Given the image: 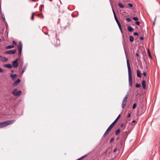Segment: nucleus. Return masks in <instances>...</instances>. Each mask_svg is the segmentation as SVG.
Segmentation results:
<instances>
[{
	"mask_svg": "<svg viewBox=\"0 0 160 160\" xmlns=\"http://www.w3.org/2000/svg\"><path fill=\"white\" fill-rule=\"evenodd\" d=\"M142 85L143 89H145L146 87V82L145 80L142 81Z\"/></svg>",
	"mask_w": 160,
	"mask_h": 160,
	"instance_id": "13",
	"label": "nucleus"
},
{
	"mask_svg": "<svg viewBox=\"0 0 160 160\" xmlns=\"http://www.w3.org/2000/svg\"><path fill=\"white\" fill-rule=\"evenodd\" d=\"M4 71V70L3 69L1 68H0V72H2Z\"/></svg>",
	"mask_w": 160,
	"mask_h": 160,
	"instance_id": "34",
	"label": "nucleus"
},
{
	"mask_svg": "<svg viewBox=\"0 0 160 160\" xmlns=\"http://www.w3.org/2000/svg\"><path fill=\"white\" fill-rule=\"evenodd\" d=\"M128 97V94H127L126 95L125 97L124 98V99H123L122 103V108H124L125 107V105L127 103V99Z\"/></svg>",
	"mask_w": 160,
	"mask_h": 160,
	"instance_id": "3",
	"label": "nucleus"
},
{
	"mask_svg": "<svg viewBox=\"0 0 160 160\" xmlns=\"http://www.w3.org/2000/svg\"><path fill=\"white\" fill-rule=\"evenodd\" d=\"M127 63L128 68V81L129 85L131 87L132 85V72L131 67L129 63V61L128 59H127Z\"/></svg>",
	"mask_w": 160,
	"mask_h": 160,
	"instance_id": "1",
	"label": "nucleus"
},
{
	"mask_svg": "<svg viewBox=\"0 0 160 160\" xmlns=\"http://www.w3.org/2000/svg\"><path fill=\"white\" fill-rule=\"evenodd\" d=\"M115 20H116V22H117V24H118L119 23H120V22H119V21H118V19H116Z\"/></svg>",
	"mask_w": 160,
	"mask_h": 160,
	"instance_id": "37",
	"label": "nucleus"
},
{
	"mask_svg": "<svg viewBox=\"0 0 160 160\" xmlns=\"http://www.w3.org/2000/svg\"><path fill=\"white\" fill-rule=\"evenodd\" d=\"M120 129H118L116 131L115 133L116 135H118L120 132Z\"/></svg>",
	"mask_w": 160,
	"mask_h": 160,
	"instance_id": "20",
	"label": "nucleus"
},
{
	"mask_svg": "<svg viewBox=\"0 0 160 160\" xmlns=\"http://www.w3.org/2000/svg\"><path fill=\"white\" fill-rule=\"evenodd\" d=\"M0 60H2V61L4 62H6L8 61V59L7 58L5 57L3 58L2 57V58H1Z\"/></svg>",
	"mask_w": 160,
	"mask_h": 160,
	"instance_id": "16",
	"label": "nucleus"
},
{
	"mask_svg": "<svg viewBox=\"0 0 160 160\" xmlns=\"http://www.w3.org/2000/svg\"><path fill=\"white\" fill-rule=\"evenodd\" d=\"M114 140V138H112L110 140V142H112Z\"/></svg>",
	"mask_w": 160,
	"mask_h": 160,
	"instance_id": "31",
	"label": "nucleus"
},
{
	"mask_svg": "<svg viewBox=\"0 0 160 160\" xmlns=\"http://www.w3.org/2000/svg\"><path fill=\"white\" fill-rule=\"evenodd\" d=\"M132 19L134 21H138V18L137 17H133Z\"/></svg>",
	"mask_w": 160,
	"mask_h": 160,
	"instance_id": "27",
	"label": "nucleus"
},
{
	"mask_svg": "<svg viewBox=\"0 0 160 160\" xmlns=\"http://www.w3.org/2000/svg\"><path fill=\"white\" fill-rule=\"evenodd\" d=\"M2 41V40H1V39L0 38V42H1Z\"/></svg>",
	"mask_w": 160,
	"mask_h": 160,
	"instance_id": "53",
	"label": "nucleus"
},
{
	"mask_svg": "<svg viewBox=\"0 0 160 160\" xmlns=\"http://www.w3.org/2000/svg\"><path fill=\"white\" fill-rule=\"evenodd\" d=\"M136 107V103H134L133 104V106H132V108L134 109Z\"/></svg>",
	"mask_w": 160,
	"mask_h": 160,
	"instance_id": "28",
	"label": "nucleus"
},
{
	"mask_svg": "<svg viewBox=\"0 0 160 160\" xmlns=\"http://www.w3.org/2000/svg\"><path fill=\"white\" fill-rule=\"evenodd\" d=\"M128 5L130 8H132L133 7V5L130 3H128Z\"/></svg>",
	"mask_w": 160,
	"mask_h": 160,
	"instance_id": "29",
	"label": "nucleus"
},
{
	"mask_svg": "<svg viewBox=\"0 0 160 160\" xmlns=\"http://www.w3.org/2000/svg\"><path fill=\"white\" fill-rule=\"evenodd\" d=\"M113 126H114V125L112 124H111L110 125V126L108 127V128L111 130L112 128L113 127Z\"/></svg>",
	"mask_w": 160,
	"mask_h": 160,
	"instance_id": "21",
	"label": "nucleus"
},
{
	"mask_svg": "<svg viewBox=\"0 0 160 160\" xmlns=\"http://www.w3.org/2000/svg\"><path fill=\"white\" fill-rule=\"evenodd\" d=\"M111 130H109V129L108 128L106 131L105 132L104 134L103 135V137H105L109 133V132Z\"/></svg>",
	"mask_w": 160,
	"mask_h": 160,
	"instance_id": "11",
	"label": "nucleus"
},
{
	"mask_svg": "<svg viewBox=\"0 0 160 160\" xmlns=\"http://www.w3.org/2000/svg\"><path fill=\"white\" fill-rule=\"evenodd\" d=\"M18 59H19L18 58L15 60L14 61H16L17 62H18Z\"/></svg>",
	"mask_w": 160,
	"mask_h": 160,
	"instance_id": "46",
	"label": "nucleus"
},
{
	"mask_svg": "<svg viewBox=\"0 0 160 160\" xmlns=\"http://www.w3.org/2000/svg\"><path fill=\"white\" fill-rule=\"evenodd\" d=\"M136 56H139V54H138V53H136Z\"/></svg>",
	"mask_w": 160,
	"mask_h": 160,
	"instance_id": "50",
	"label": "nucleus"
},
{
	"mask_svg": "<svg viewBox=\"0 0 160 160\" xmlns=\"http://www.w3.org/2000/svg\"><path fill=\"white\" fill-rule=\"evenodd\" d=\"M107 152V151H106V152Z\"/></svg>",
	"mask_w": 160,
	"mask_h": 160,
	"instance_id": "56",
	"label": "nucleus"
},
{
	"mask_svg": "<svg viewBox=\"0 0 160 160\" xmlns=\"http://www.w3.org/2000/svg\"><path fill=\"white\" fill-rule=\"evenodd\" d=\"M15 121V120H8L0 123V128L5 127L8 125L13 123Z\"/></svg>",
	"mask_w": 160,
	"mask_h": 160,
	"instance_id": "2",
	"label": "nucleus"
},
{
	"mask_svg": "<svg viewBox=\"0 0 160 160\" xmlns=\"http://www.w3.org/2000/svg\"><path fill=\"white\" fill-rule=\"evenodd\" d=\"M49 1H52V0H49Z\"/></svg>",
	"mask_w": 160,
	"mask_h": 160,
	"instance_id": "55",
	"label": "nucleus"
},
{
	"mask_svg": "<svg viewBox=\"0 0 160 160\" xmlns=\"http://www.w3.org/2000/svg\"><path fill=\"white\" fill-rule=\"evenodd\" d=\"M135 23L138 25H139L140 24V22L138 21H136L135 22Z\"/></svg>",
	"mask_w": 160,
	"mask_h": 160,
	"instance_id": "33",
	"label": "nucleus"
},
{
	"mask_svg": "<svg viewBox=\"0 0 160 160\" xmlns=\"http://www.w3.org/2000/svg\"><path fill=\"white\" fill-rule=\"evenodd\" d=\"M25 69H26V68L25 67H24L22 71V74H23V73L24 72L25 70Z\"/></svg>",
	"mask_w": 160,
	"mask_h": 160,
	"instance_id": "30",
	"label": "nucleus"
},
{
	"mask_svg": "<svg viewBox=\"0 0 160 160\" xmlns=\"http://www.w3.org/2000/svg\"><path fill=\"white\" fill-rule=\"evenodd\" d=\"M123 123H122L121 124V125H120V127H123Z\"/></svg>",
	"mask_w": 160,
	"mask_h": 160,
	"instance_id": "47",
	"label": "nucleus"
},
{
	"mask_svg": "<svg viewBox=\"0 0 160 160\" xmlns=\"http://www.w3.org/2000/svg\"><path fill=\"white\" fill-rule=\"evenodd\" d=\"M136 122V121L134 120H133L132 122V123H135Z\"/></svg>",
	"mask_w": 160,
	"mask_h": 160,
	"instance_id": "44",
	"label": "nucleus"
},
{
	"mask_svg": "<svg viewBox=\"0 0 160 160\" xmlns=\"http://www.w3.org/2000/svg\"><path fill=\"white\" fill-rule=\"evenodd\" d=\"M34 13L33 12L32 13V15L31 18V19L32 20H33V19H34Z\"/></svg>",
	"mask_w": 160,
	"mask_h": 160,
	"instance_id": "25",
	"label": "nucleus"
},
{
	"mask_svg": "<svg viewBox=\"0 0 160 160\" xmlns=\"http://www.w3.org/2000/svg\"><path fill=\"white\" fill-rule=\"evenodd\" d=\"M134 35H136V36H138V33L137 32H135L134 33Z\"/></svg>",
	"mask_w": 160,
	"mask_h": 160,
	"instance_id": "35",
	"label": "nucleus"
},
{
	"mask_svg": "<svg viewBox=\"0 0 160 160\" xmlns=\"http://www.w3.org/2000/svg\"><path fill=\"white\" fill-rule=\"evenodd\" d=\"M17 76V75L16 74H11L10 75L11 78L13 80H14Z\"/></svg>",
	"mask_w": 160,
	"mask_h": 160,
	"instance_id": "9",
	"label": "nucleus"
},
{
	"mask_svg": "<svg viewBox=\"0 0 160 160\" xmlns=\"http://www.w3.org/2000/svg\"><path fill=\"white\" fill-rule=\"evenodd\" d=\"M120 117V115H119L118 116V117L115 120V121L112 124L114 126V125L116 123V122H117V121H118V119H119V118Z\"/></svg>",
	"mask_w": 160,
	"mask_h": 160,
	"instance_id": "12",
	"label": "nucleus"
},
{
	"mask_svg": "<svg viewBox=\"0 0 160 160\" xmlns=\"http://www.w3.org/2000/svg\"><path fill=\"white\" fill-rule=\"evenodd\" d=\"M143 75L144 76H146V73L145 72H143Z\"/></svg>",
	"mask_w": 160,
	"mask_h": 160,
	"instance_id": "40",
	"label": "nucleus"
},
{
	"mask_svg": "<svg viewBox=\"0 0 160 160\" xmlns=\"http://www.w3.org/2000/svg\"><path fill=\"white\" fill-rule=\"evenodd\" d=\"M137 75L138 77L140 78L141 77V74L139 70H137Z\"/></svg>",
	"mask_w": 160,
	"mask_h": 160,
	"instance_id": "14",
	"label": "nucleus"
},
{
	"mask_svg": "<svg viewBox=\"0 0 160 160\" xmlns=\"http://www.w3.org/2000/svg\"><path fill=\"white\" fill-rule=\"evenodd\" d=\"M118 24V25L119 28L121 27V25H120V23H119Z\"/></svg>",
	"mask_w": 160,
	"mask_h": 160,
	"instance_id": "42",
	"label": "nucleus"
},
{
	"mask_svg": "<svg viewBox=\"0 0 160 160\" xmlns=\"http://www.w3.org/2000/svg\"><path fill=\"white\" fill-rule=\"evenodd\" d=\"M17 48L19 51V55L20 56L22 51V44L21 42H19V43L17 47Z\"/></svg>",
	"mask_w": 160,
	"mask_h": 160,
	"instance_id": "5",
	"label": "nucleus"
},
{
	"mask_svg": "<svg viewBox=\"0 0 160 160\" xmlns=\"http://www.w3.org/2000/svg\"><path fill=\"white\" fill-rule=\"evenodd\" d=\"M4 66L5 67L7 68H11L12 66L11 64H5L4 65Z\"/></svg>",
	"mask_w": 160,
	"mask_h": 160,
	"instance_id": "10",
	"label": "nucleus"
},
{
	"mask_svg": "<svg viewBox=\"0 0 160 160\" xmlns=\"http://www.w3.org/2000/svg\"><path fill=\"white\" fill-rule=\"evenodd\" d=\"M134 40V38L132 36H130V41L131 42H133Z\"/></svg>",
	"mask_w": 160,
	"mask_h": 160,
	"instance_id": "19",
	"label": "nucleus"
},
{
	"mask_svg": "<svg viewBox=\"0 0 160 160\" xmlns=\"http://www.w3.org/2000/svg\"><path fill=\"white\" fill-rule=\"evenodd\" d=\"M135 87L137 88H140L141 87V85L137 83L135 85Z\"/></svg>",
	"mask_w": 160,
	"mask_h": 160,
	"instance_id": "26",
	"label": "nucleus"
},
{
	"mask_svg": "<svg viewBox=\"0 0 160 160\" xmlns=\"http://www.w3.org/2000/svg\"><path fill=\"white\" fill-rule=\"evenodd\" d=\"M1 58H2V56L0 55V60H1Z\"/></svg>",
	"mask_w": 160,
	"mask_h": 160,
	"instance_id": "52",
	"label": "nucleus"
},
{
	"mask_svg": "<svg viewBox=\"0 0 160 160\" xmlns=\"http://www.w3.org/2000/svg\"><path fill=\"white\" fill-rule=\"evenodd\" d=\"M1 17L2 18L4 21L5 20V17L3 14H1Z\"/></svg>",
	"mask_w": 160,
	"mask_h": 160,
	"instance_id": "24",
	"label": "nucleus"
},
{
	"mask_svg": "<svg viewBox=\"0 0 160 160\" xmlns=\"http://www.w3.org/2000/svg\"><path fill=\"white\" fill-rule=\"evenodd\" d=\"M14 46L12 45H10L6 46L5 48L6 49H11L14 48Z\"/></svg>",
	"mask_w": 160,
	"mask_h": 160,
	"instance_id": "15",
	"label": "nucleus"
},
{
	"mask_svg": "<svg viewBox=\"0 0 160 160\" xmlns=\"http://www.w3.org/2000/svg\"><path fill=\"white\" fill-rule=\"evenodd\" d=\"M121 31V33H123V32H122V30H121V31Z\"/></svg>",
	"mask_w": 160,
	"mask_h": 160,
	"instance_id": "51",
	"label": "nucleus"
},
{
	"mask_svg": "<svg viewBox=\"0 0 160 160\" xmlns=\"http://www.w3.org/2000/svg\"><path fill=\"white\" fill-rule=\"evenodd\" d=\"M13 44L14 45H16V42L15 41H13Z\"/></svg>",
	"mask_w": 160,
	"mask_h": 160,
	"instance_id": "39",
	"label": "nucleus"
},
{
	"mask_svg": "<svg viewBox=\"0 0 160 160\" xmlns=\"http://www.w3.org/2000/svg\"><path fill=\"white\" fill-rule=\"evenodd\" d=\"M21 91H18L17 89H15L12 93L15 96H18L21 94Z\"/></svg>",
	"mask_w": 160,
	"mask_h": 160,
	"instance_id": "4",
	"label": "nucleus"
},
{
	"mask_svg": "<svg viewBox=\"0 0 160 160\" xmlns=\"http://www.w3.org/2000/svg\"><path fill=\"white\" fill-rule=\"evenodd\" d=\"M126 20L127 21H128V22H131V19L129 18H127Z\"/></svg>",
	"mask_w": 160,
	"mask_h": 160,
	"instance_id": "32",
	"label": "nucleus"
},
{
	"mask_svg": "<svg viewBox=\"0 0 160 160\" xmlns=\"http://www.w3.org/2000/svg\"><path fill=\"white\" fill-rule=\"evenodd\" d=\"M112 11H113V14L114 15L116 14L115 13V12H114V10L113 9H112Z\"/></svg>",
	"mask_w": 160,
	"mask_h": 160,
	"instance_id": "45",
	"label": "nucleus"
},
{
	"mask_svg": "<svg viewBox=\"0 0 160 160\" xmlns=\"http://www.w3.org/2000/svg\"><path fill=\"white\" fill-rule=\"evenodd\" d=\"M20 80L18 79V80H17L16 81L14 82L13 85L14 86H17L20 83Z\"/></svg>",
	"mask_w": 160,
	"mask_h": 160,
	"instance_id": "8",
	"label": "nucleus"
},
{
	"mask_svg": "<svg viewBox=\"0 0 160 160\" xmlns=\"http://www.w3.org/2000/svg\"><path fill=\"white\" fill-rule=\"evenodd\" d=\"M119 28V29H120V31H121V30H122V27H120V28Z\"/></svg>",
	"mask_w": 160,
	"mask_h": 160,
	"instance_id": "49",
	"label": "nucleus"
},
{
	"mask_svg": "<svg viewBox=\"0 0 160 160\" xmlns=\"http://www.w3.org/2000/svg\"><path fill=\"white\" fill-rule=\"evenodd\" d=\"M114 15L115 19L116 20V19H117L118 18L116 16V14Z\"/></svg>",
	"mask_w": 160,
	"mask_h": 160,
	"instance_id": "41",
	"label": "nucleus"
},
{
	"mask_svg": "<svg viewBox=\"0 0 160 160\" xmlns=\"http://www.w3.org/2000/svg\"><path fill=\"white\" fill-rule=\"evenodd\" d=\"M13 66L14 68H17L18 66V63L16 61H13L12 62Z\"/></svg>",
	"mask_w": 160,
	"mask_h": 160,
	"instance_id": "7",
	"label": "nucleus"
},
{
	"mask_svg": "<svg viewBox=\"0 0 160 160\" xmlns=\"http://www.w3.org/2000/svg\"><path fill=\"white\" fill-rule=\"evenodd\" d=\"M148 53L149 56L151 58H152V55H151V53H150V50H149V49H148Z\"/></svg>",
	"mask_w": 160,
	"mask_h": 160,
	"instance_id": "23",
	"label": "nucleus"
},
{
	"mask_svg": "<svg viewBox=\"0 0 160 160\" xmlns=\"http://www.w3.org/2000/svg\"><path fill=\"white\" fill-rule=\"evenodd\" d=\"M16 51V49H13L12 50H11L7 51L5 52V53L8 54H13L15 53Z\"/></svg>",
	"mask_w": 160,
	"mask_h": 160,
	"instance_id": "6",
	"label": "nucleus"
},
{
	"mask_svg": "<svg viewBox=\"0 0 160 160\" xmlns=\"http://www.w3.org/2000/svg\"><path fill=\"white\" fill-rule=\"evenodd\" d=\"M11 72H13L14 71L13 70H12Z\"/></svg>",
	"mask_w": 160,
	"mask_h": 160,
	"instance_id": "54",
	"label": "nucleus"
},
{
	"mask_svg": "<svg viewBox=\"0 0 160 160\" xmlns=\"http://www.w3.org/2000/svg\"><path fill=\"white\" fill-rule=\"evenodd\" d=\"M128 29L130 32H132L133 30V29L130 26H128Z\"/></svg>",
	"mask_w": 160,
	"mask_h": 160,
	"instance_id": "17",
	"label": "nucleus"
},
{
	"mask_svg": "<svg viewBox=\"0 0 160 160\" xmlns=\"http://www.w3.org/2000/svg\"><path fill=\"white\" fill-rule=\"evenodd\" d=\"M118 5L120 8H122L124 7V6L121 3H118Z\"/></svg>",
	"mask_w": 160,
	"mask_h": 160,
	"instance_id": "18",
	"label": "nucleus"
},
{
	"mask_svg": "<svg viewBox=\"0 0 160 160\" xmlns=\"http://www.w3.org/2000/svg\"><path fill=\"white\" fill-rule=\"evenodd\" d=\"M117 151V149L116 148H115V149L113 150V152H116Z\"/></svg>",
	"mask_w": 160,
	"mask_h": 160,
	"instance_id": "43",
	"label": "nucleus"
},
{
	"mask_svg": "<svg viewBox=\"0 0 160 160\" xmlns=\"http://www.w3.org/2000/svg\"><path fill=\"white\" fill-rule=\"evenodd\" d=\"M131 116V114L129 113L128 115V118H129Z\"/></svg>",
	"mask_w": 160,
	"mask_h": 160,
	"instance_id": "36",
	"label": "nucleus"
},
{
	"mask_svg": "<svg viewBox=\"0 0 160 160\" xmlns=\"http://www.w3.org/2000/svg\"><path fill=\"white\" fill-rule=\"evenodd\" d=\"M113 126H114V125L112 124H111L110 125V126L108 127V128L111 130L112 128L113 127Z\"/></svg>",
	"mask_w": 160,
	"mask_h": 160,
	"instance_id": "22",
	"label": "nucleus"
},
{
	"mask_svg": "<svg viewBox=\"0 0 160 160\" xmlns=\"http://www.w3.org/2000/svg\"><path fill=\"white\" fill-rule=\"evenodd\" d=\"M140 39L141 40H143V39H144V38L143 37H140Z\"/></svg>",
	"mask_w": 160,
	"mask_h": 160,
	"instance_id": "38",
	"label": "nucleus"
},
{
	"mask_svg": "<svg viewBox=\"0 0 160 160\" xmlns=\"http://www.w3.org/2000/svg\"><path fill=\"white\" fill-rule=\"evenodd\" d=\"M119 28V29H120V31H121V30H122V27H120V28Z\"/></svg>",
	"mask_w": 160,
	"mask_h": 160,
	"instance_id": "48",
	"label": "nucleus"
}]
</instances>
